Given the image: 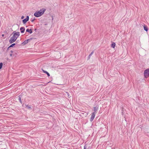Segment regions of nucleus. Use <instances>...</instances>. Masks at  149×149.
Segmentation results:
<instances>
[{
	"instance_id": "nucleus-1",
	"label": "nucleus",
	"mask_w": 149,
	"mask_h": 149,
	"mask_svg": "<svg viewBox=\"0 0 149 149\" xmlns=\"http://www.w3.org/2000/svg\"><path fill=\"white\" fill-rule=\"evenodd\" d=\"M13 36L9 40V42L10 43H12L14 42L20 35L19 32H16L15 31L13 32Z\"/></svg>"
},
{
	"instance_id": "nucleus-2",
	"label": "nucleus",
	"mask_w": 149,
	"mask_h": 149,
	"mask_svg": "<svg viewBox=\"0 0 149 149\" xmlns=\"http://www.w3.org/2000/svg\"><path fill=\"white\" fill-rule=\"evenodd\" d=\"M45 10V9L44 8H42L39 10L38 11L35 13L34 15L36 17H39L42 15Z\"/></svg>"
},
{
	"instance_id": "nucleus-3",
	"label": "nucleus",
	"mask_w": 149,
	"mask_h": 149,
	"mask_svg": "<svg viewBox=\"0 0 149 149\" xmlns=\"http://www.w3.org/2000/svg\"><path fill=\"white\" fill-rule=\"evenodd\" d=\"M144 74L145 77L148 78L149 77V68L145 70L144 71Z\"/></svg>"
},
{
	"instance_id": "nucleus-4",
	"label": "nucleus",
	"mask_w": 149,
	"mask_h": 149,
	"mask_svg": "<svg viewBox=\"0 0 149 149\" xmlns=\"http://www.w3.org/2000/svg\"><path fill=\"white\" fill-rule=\"evenodd\" d=\"M95 114H96V113H95V112H93V113H92L91 116V118H90V121H92L93 120V119L95 118Z\"/></svg>"
},
{
	"instance_id": "nucleus-5",
	"label": "nucleus",
	"mask_w": 149,
	"mask_h": 149,
	"mask_svg": "<svg viewBox=\"0 0 149 149\" xmlns=\"http://www.w3.org/2000/svg\"><path fill=\"white\" fill-rule=\"evenodd\" d=\"M29 16H27L26 18L22 20V22L23 24L26 23L29 20Z\"/></svg>"
},
{
	"instance_id": "nucleus-6",
	"label": "nucleus",
	"mask_w": 149,
	"mask_h": 149,
	"mask_svg": "<svg viewBox=\"0 0 149 149\" xmlns=\"http://www.w3.org/2000/svg\"><path fill=\"white\" fill-rule=\"evenodd\" d=\"M20 30H21V33H24L25 29L24 27H22L20 28Z\"/></svg>"
},
{
	"instance_id": "nucleus-7",
	"label": "nucleus",
	"mask_w": 149,
	"mask_h": 149,
	"mask_svg": "<svg viewBox=\"0 0 149 149\" xmlns=\"http://www.w3.org/2000/svg\"><path fill=\"white\" fill-rule=\"evenodd\" d=\"M26 31L27 32H29L30 34H31L32 33V30L31 29H27Z\"/></svg>"
},
{
	"instance_id": "nucleus-8",
	"label": "nucleus",
	"mask_w": 149,
	"mask_h": 149,
	"mask_svg": "<svg viewBox=\"0 0 149 149\" xmlns=\"http://www.w3.org/2000/svg\"><path fill=\"white\" fill-rule=\"evenodd\" d=\"M94 108V112L96 113L98 109V107H94L93 108Z\"/></svg>"
},
{
	"instance_id": "nucleus-9",
	"label": "nucleus",
	"mask_w": 149,
	"mask_h": 149,
	"mask_svg": "<svg viewBox=\"0 0 149 149\" xmlns=\"http://www.w3.org/2000/svg\"><path fill=\"white\" fill-rule=\"evenodd\" d=\"M43 71L44 73H46L47 74L48 77L50 76V74L48 72L44 70H43Z\"/></svg>"
},
{
	"instance_id": "nucleus-10",
	"label": "nucleus",
	"mask_w": 149,
	"mask_h": 149,
	"mask_svg": "<svg viewBox=\"0 0 149 149\" xmlns=\"http://www.w3.org/2000/svg\"><path fill=\"white\" fill-rule=\"evenodd\" d=\"M28 41L25 40L22 43V44L23 45H25L28 43Z\"/></svg>"
},
{
	"instance_id": "nucleus-11",
	"label": "nucleus",
	"mask_w": 149,
	"mask_h": 149,
	"mask_svg": "<svg viewBox=\"0 0 149 149\" xmlns=\"http://www.w3.org/2000/svg\"><path fill=\"white\" fill-rule=\"evenodd\" d=\"M21 96L20 95H19V99H18V100H19V102L21 103H22V100H21Z\"/></svg>"
},
{
	"instance_id": "nucleus-12",
	"label": "nucleus",
	"mask_w": 149,
	"mask_h": 149,
	"mask_svg": "<svg viewBox=\"0 0 149 149\" xmlns=\"http://www.w3.org/2000/svg\"><path fill=\"white\" fill-rule=\"evenodd\" d=\"M93 52H92L89 55L88 57V59H89L90 58L91 56H92V55L93 54Z\"/></svg>"
},
{
	"instance_id": "nucleus-13",
	"label": "nucleus",
	"mask_w": 149,
	"mask_h": 149,
	"mask_svg": "<svg viewBox=\"0 0 149 149\" xmlns=\"http://www.w3.org/2000/svg\"><path fill=\"white\" fill-rule=\"evenodd\" d=\"M143 28H144V30L145 31H148V29L146 26H144Z\"/></svg>"
},
{
	"instance_id": "nucleus-14",
	"label": "nucleus",
	"mask_w": 149,
	"mask_h": 149,
	"mask_svg": "<svg viewBox=\"0 0 149 149\" xmlns=\"http://www.w3.org/2000/svg\"><path fill=\"white\" fill-rule=\"evenodd\" d=\"M116 45V44L113 42V43L111 44V47H113V48H114L115 46Z\"/></svg>"
},
{
	"instance_id": "nucleus-15",
	"label": "nucleus",
	"mask_w": 149,
	"mask_h": 149,
	"mask_svg": "<svg viewBox=\"0 0 149 149\" xmlns=\"http://www.w3.org/2000/svg\"><path fill=\"white\" fill-rule=\"evenodd\" d=\"M26 107H27V108H28V109L31 108V107L30 106H29L28 105H26Z\"/></svg>"
},
{
	"instance_id": "nucleus-16",
	"label": "nucleus",
	"mask_w": 149,
	"mask_h": 149,
	"mask_svg": "<svg viewBox=\"0 0 149 149\" xmlns=\"http://www.w3.org/2000/svg\"><path fill=\"white\" fill-rule=\"evenodd\" d=\"M3 64L2 63H0V69H1L2 67Z\"/></svg>"
},
{
	"instance_id": "nucleus-17",
	"label": "nucleus",
	"mask_w": 149,
	"mask_h": 149,
	"mask_svg": "<svg viewBox=\"0 0 149 149\" xmlns=\"http://www.w3.org/2000/svg\"><path fill=\"white\" fill-rule=\"evenodd\" d=\"M15 45V43H13V44H12V45H11L9 47H13V46H14V45Z\"/></svg>"
},
{
	"instance_id": "nucleus-18",
	"label": "nucleus",
	"mask_w": 149,
	"mask_h": 149,
	"mask_svg": "<svg viewBox=\"0 0 149 149\" xmlns=\"http://www.w3.org/2000/svg\"><path fill=\"white\" fill-rule=\"evenodd\" d=\"M32 38H30L29 39H27V40H27L28 41V42L30 41V40H32Z\"/></svg>"
},
{
	"instance_id": "nucleus-19",
	"label": "nucleus",
	"mask_w": 149,
	"mask_h": 149,
	"mask_svg": "<svg viewBox=\"0 0 149 149\" xmlns=\"http://www.w3.org/2000/svg\"><path fill=\"white\" fill-rule=\"evenodd\" d=\"M24 18V17L23 16H22L21 17L22 19H23Z\"/></svg>"
},
{
	"instance_id": "nucleus-20",
	"label": "nucleus",
	"mask_w": 149,
	"mask_h": 149,
	"mask_svg": "<svg viewBox=\"0 0 149 149\" xmlns=\"http://www.w3.org/2000/svg\"><path fill=\"white\" fill-rule=\"evenodd\" d=\"M34 19H33L31 20V21L33 22L34 21Z\"/></svg>"
},
{
	"instance_id": "nucleus-21",
	"label": "nucleus",
	"mask_w": 149,
	"mask_h": 149,
	"mask_svg": "<svg viewBox=\"0 0 149 149\" xmlns=\"http://www.w3.org/2000/svg\"><path fill=\"white\" fill-rule=\"evenodd\" d=\"M2 36H4V34H3L2 35Z\"/></svg>"
},
{
	"instance_id": "nucleus-22",
	"label": "nucleus",
	"mask_w": 149,
	"mask_h": 149,
	"mask_svg": "<svg viewBox=\"0 0 149 149\" xmlns=\"http://www.w3.org/2000/svg\"><path fill=\"white\" fill-rule=\"evenodd\" d=\"M12 54H10V56H12Z\"/></svg>"
},
{
	"instance_id": "nucleus-23",
	"label": "nucleus",
	"mask_w": 149,
	"mask_h": 149,
	"mask_svg": "<svg viewBox=\"0 0 149 149\" xmlns=\"http://www.w3.org/2000/svg\"><path fill=\"white\" fill-rule=\"evenodd\" d=\"M84 149H86V148H85V147H84Z\"/></svg>"
},
{
	"instance_id": "nucleus-24",
	"label": "nucleus",
	"mask_w": 149,
	"mask_h": 149,
	"mask_svg": "<svg viewBox=\"0 0 149 149\" xmlns=\"http://www.w3.org/2000/svg\"><path fill=\"white\" fill-rule=\"evenodd\" d=\"M11 52H13L12 51H11Z\"/></svg>"
}]
</instances>
